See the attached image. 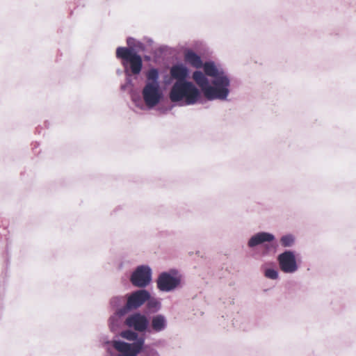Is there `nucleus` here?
<instances>
[{
  "mask_svg": "<svg viewBox=\"0 0 356 356\" xmlns=\"http://www.w3.org/2000/svg\"><path fill=\"white\" fill-rule=\"evenodd\" d=\"M169 97L172 102L183 100L186 105H193L198 102L201 93L191 81H176L171 88Z\"/></svg>",
  "mask_w": 356,
  "mask_h": 356,
  "instance_id": "1",
  "label": "nucleus"
},
{
  "mask_svg": "<svg viewBox=\"0 0 356 356\" xmlns=\"http://www.w3.org/2000/svg\"><path fill=\"white\" fill-rule=\"evenodd\" d=\"M120 336L129 341H136L132 343L114 340L112 341L113 347L121 353V356H136L141 352L144 346L145 339H138V334L132 330H127L120 333Z\"/></svg>",
  "mask_w": 356,
  "mask_h": 356,
  "instance_id": "2",
  "label": "nucleus"
},
{
  "mask_svg": "<svg viewBox=\"0 0 356 356\" xmlns=\"http://www.w3.org/2000/svg\"><path fill=\"white\" fill-rule=\"evenodd\" d=\"M115 54L116 57L121 60L122 65L126 72L129 67L133 74H140L143 68V60L133 49L119 47Z\"/></svg>",
  "mask_w": 356,
  "mask_h": 356,
  "instance_id": "3",
  "label": "nucleus"
},
{
  "mask_svg": "<svg viewBox=\"0 0 356 356\" xmlns=\"http://www.w3.org/2000/svg\"><path fill=\"white\" fill-rule=\"evenodd\" d=\"M213 84L214 87L208 85L202 90L205 97L209 100L225 99L229 94V79L226 76H220L213 80Z\"/></svg>",
  "mask_w": 356,
  "mask_h": 356,
  "instance_id": "4",
  "label": "nucleus"
},
{
  "mask_svg": "<svg viewBox=\"0 0 356 356\" xmlns=\"http://www.w3.org/2000/svg\"><path fill=\"white\" fill-rule=\"evenodd\" d=\"M181 278L175 270L161 273L156 280L157 288L161 291L169 292L175 290L181 284Z\"/></svg>",
  "mask_w": 356,
  "mask_h": 356,
  "instance_id": "5",
  "label": "nucleus"
},
{
  "mask_svg": "<svg viewBox=\"0 0 356 356\" xmlns=\"http://www.w3.org/2000/svg\"><path fill=\"white\" fill-rule=\"evenodd\" d=\"M142 94L144 102L148 107L155 106L161 98L159 83L147 82L143 90Z\"/></svg>",
  "mask_w": 356,
  "mask_h": 356,
  "instance_id": "6",
  "label": "nucleus"
},
{
  "mask_svg": "<svg viewBox=\"0 0 356 356\" xmlns=\"http://www.w3.org/2000/svg\"><path fill=\"white\" fill-rule=\"evenodd\" d=\"M152 280V270L147 266H138L131 276L132 284L137 287H145Z\"/></svg>",
  "mask_w": 356,
  "mask_h": 356,
  "instance_id": "7",
  "label": "nucleus"
},
{
  "mask_svg": "<svg viewBox=\"0 0 356 356\" xmlns=\"http://www.w3.org/2000/svg\"><path fill=\"white\" fill-rule=\"evenodd\" d=\"M277 260L280 269L286 273H294L298 269L294 254L291 251H285L278 256Z\"/></svg>",
  "mask_w": 356,
  "mask_h": 356,
  "instance_id": "8",
  "label": "nucleus"
},
{
  "mask_svg": "<svg viewBox=\"0 0 356 356\" xmlns=\"http://www.w3.org/2000/svg\"><path fill=\"white\" fill-rule=\"evenodd\" d=\"M150 298L149 293L141 289L132 293L127 298L126 307L128 309H137Z\"/></svg>",
  "mask_w": 356,
  "mask_h": 356,
  "instance_id": "9",
  "label": "nucleus"
},
{
  "mask_svg": "<svg viewBox=\"0 0 356 356\" xmlns=\"http://www.w3.org/2000/svg\"><path fill=\"white\" fill-rule=\"evenodd\" d=\"M148 323L149 322L147 317L140 313H135L129 316L124 321V324L127 327L138 332L145 331L147 328Z\"/></svg>",
  "mask_w": 356,
  "mask_h": 356,
  "instance_id": "10",
  "label": "nucleus"
},
{
  "mask_svg": "<svg viewBox=\"0 0 356 356\" xmlns=\"http://www.w3.org/2000/svg\"><path fill=\"white\" fill-rule=\"evenodd\" d=\"M188 74V70L183 65H173L170 69V76L177 81H187L186 79Z\"/></svg>",
  "mask_w": 356,
  "mask_h": 356,
  "instance_id": "11",
  "label": "nucleus"
},
{
  "mask_svg": "<svg viewBox=\"0 0 356 356\" xmlns=\"http://www.w3.org/2000/svg\"><path fill=\"white\" fill-rule=\"evenodd\" d=\"M184 61L191 66L197 69L202 67L203 65L201 57L190 49H188L184 52Z\"/></svg>",
  "mask_w": 356,
  "mask_h": 356,
  "instance_id": "12",
  "label": "nucleus"
},
{
  "mask_svg": "<svg viewBox=\"0 0 356 356\" xmlns=\"http://www.w3.org/2000/svg\"><path fill=\"white\" fill-rule=\"evenodd\" d=\"M274 239V236L267 232L258 233L250 238L248 245L250 248L260 245L264 242H270Z\"/></svg>",
  "mask_w": 356,
  "mask_h": 356,
  "instance_id": "13",
  "label": "nucleus"
},
{
  "mask_svg": "<svg viewBox=\"0 0 356 356\" xmlns=\"http://www.w3.org/2000/svg\"><path fill=\"white\" fill-rule=\"evenodd\" d=\"M166 326V320L162 315H156L152 319V327L154 331L158 332L164 330Z\"/></svg>",
  "mask_w": 356,
  "mask_h": 356,
  "instance_id": "14",
  "label": "nucleus"
},
{
  "mask_svg": "<svg viewBox=\"0 0 356 356\" xmlns=\"http://www.w3.org/2000/svg\"><path fill=\"white\" fill-rule=\"evenodd\" d=\"M193 79L200 87L202 90L209 85L208 79L200 71H195L193 72Z\"/></svg>",
  "mask_w": 356,
  "mask_h": 356,
  "instance_id": "15",
  "label": "nucleus"
},
{
  "mask_svg": "<svg viewBox=\"0 0 356 356\" xmlns=\"http://www.w3.org/2000/svg\"><path fill=\"white\" fill-rule=\"evenodd\" d=\"M202 67L204 68V73L207 76L215 77V79L220 76L218 74V70L213 63L207 62L203 64Z\"/></svg>",
  "mask_w": 356,
  "mask_h": 356,
  "instance_id": "16",
  "label": "nucleus"
},
{
  "mask_svg": "<svg viewBox=\"0 0 356 356\" xmlns=\"http://www.w3.org/2000/svg\"><path fill=\"white\" fill-rule=\"evenodd\" d=\"M147 78L149 83H158L159 72L156 69H151L147 74Z\"/></svg>",
  "mask_w": 356,
  "mask_h": 356,
  "instance_id": "17",
  "label": "nucleus"
},
{
  "mask_svg": "<svg viewBox=\"0 0 356 356\" xmlns=\"http://www.w3.org/2000/svg\"><path fill=\"white\" fill-rule=\"evenodd\" d=\"M293 243V238L291 236L286 235L281 238V243L284 247H289Z\"/></svg>",
  "mask_w": 356,
  "mask_h": 356,
  "instance_id": "18",
  "label": "nucleus"
},
{
  "mask_svg": "<svg viewBox=\"0 0 356 356\" xmlns=\"http://www.w3.org/2000/svg\"><path fill=\"white\" fill-rule=\"evenodd\" d=\"M143 356H159L158 353L154 349L149 347H143L142 349Z\"/></svg>",
  "mask_w": 356,
  "mask_h": 356,
  "instance_id": "19",
  "label": "nucleus"
},
{
  "mask_svg": "<svg viewBox=\"0 0 356 356\" xmlns=\"http://www.w3.org/2000/svg\"><path fill=\"white\" fill-rule=\"evenodd\" d=\"M264 275L266 277L272 280H275L278 277V273L276 270L273 268H268L265 270Z\"/></svg>",
  "mask_w": 356,
  "mask_h": 356,
  "instance_id": "20",
  "label": "nucleus"
}]
</instances>
